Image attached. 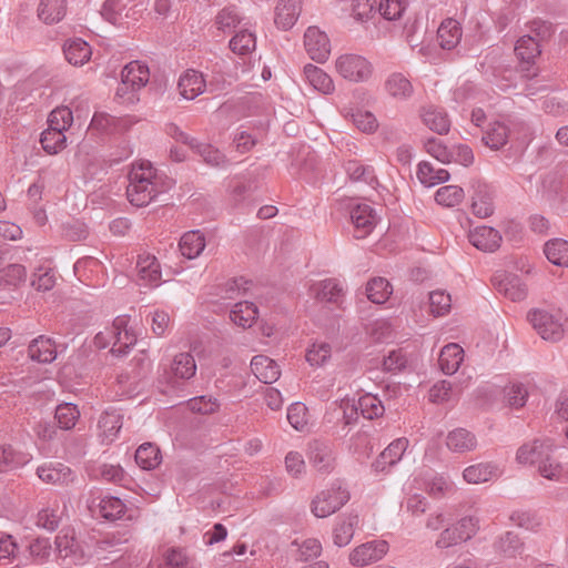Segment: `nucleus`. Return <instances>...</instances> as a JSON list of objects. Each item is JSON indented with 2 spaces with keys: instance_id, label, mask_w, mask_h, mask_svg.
Returning a JSON list of instances; mask_svg holds the SVG:
<instances>
[{
  "instance_id": "nucleus-1",
  "label": "nucleus",
  "mask_w": 568,
  "mask_h": 568,
  "mask_svg": "<svg viewBox=\"0 0 568 568\" xmlns=\"http://www.w3.org/2000/svg\"><path fill=\"white\" fill-rule=\"evenodd\" d=\"M128 178L126 196L130 203L138 207L150 204L172 185V181L159 175L156 169L148 160L132 163Z\"/></svg>"
},
{
  "instance_id": "nucleus-2",
  "label": "nucleus",
  "mask_w": 568,
  "mask_h": 568,
  "mask_svg": "<svg viewBox=\"0 0 568 568\" xmlns=\"http://www.w3.org/2000/svg\"><path fill=\"white\" fill-rule=\"evenodd\" d=\"M149 0H105L101 16L119 27H130L138 22L148 10Z\"/></svg>"
},
{
  "instance_id": "nucleus-3",
  "label": "nucleus",
  "mask_w": 568,
  "mask_h": 568,
  "mask_svg": "<svg viewBox=\"0 0 568 568\" xmlns=\"http://www.w3.org/2000/svg\"><path fill=\"white\" fill-rule=\"evenodd\" d=\"M479 529V520L474 516H465L456 524L442 530L435 541L438 549H447L471 539Z\"/></svg>"
},
{
  "instance_id": "nucleus-4",
  "label": "nucleus",
  "mask_w": 568,
  "mask_h": 568,
  "mask_svg": "<svg viewBox=\"0 0 568 568\" xmlns=\"http://www.w3.org/2000/svg\"><path fill=\"white\" fill-rule=\"evenodd\" d=\"M349 499V493L341 483H334L317 494L311 504L312 513L317 518H326L339 510Z\"/></svg>"
},
{
  "instance_id": "nucleus-5",
  "label": "nucleus",
  "mask_w": 568,
  "mask_h": 568,
  "mask_svg": "<svg viewBox=\"0 0 568 568\" xmlns=\"http://www.w3.org/2000/svg\"><path fill=\"white\" fill-rule=\"evenodd\" d=\"M528 320L534 329L545 341L558 342L564 336L562 315L544 310H534L528 314Z\"/></svg>"
},
{
  "instance_id": "nucleus-6",
  "label": "nucleus",
  "mask_w": 568,
  "mask_h": 568,
  "mask_svg": "<svg viewBox=\"0 0 568 568\" xmlns=\"http://www.w3.org/2000/svg\"><path fill=\"white\" fill-rule=\"evenodd\" d=\"M73 122L72 111L69 106H57L48 115V128L41 132L39 142H67L65 131Z\"/></svg>"
},
{
  "instance_id": "nucleus-7",
  "label": "nucleus",
  "mask_w": 568,
  "mask_h": 568,
  "mask_svg": "<svg viewBox=\"0 0 568 568\" xmlns=\"http://www.w3.org/2000/svg\"><path fill=\"white\" fill-rule=\"evenodd\" d=\"M427 152L443 163L468 166L474 162V152L468 144H426Z\"/></svg>"
},
{
  "instance_id": "nucleus-8",
  "label": "nucleus",
  "mask_w": 568,
  "mask_h": 568,
  "mask_svg": "<svg viewBox=\"0 0 568 568\" xmlns=\"http://www.w3.org/2000/svg\"><path fill=\"white\" fill-rule=\"evenodd\" d=\"M251 144H236V150H234L233 144H229V150L220 149L215 146V144H194L192 148V152L211 166H224L229 163L236 162L237 159L233 155L234 152L242 148L241 152H245L250 150Z\"/></svg>"
},
{
  "instance_id": "nucleus-9",
  "label": "nucleus",
  "mask_w": 568,
  "mask_h": 568,
  "mask_svg": "<svg viewBox=\"0 0 568 568\" xmlns=\"http://www.w3.org/2000/svg\"><path fill=\"white\" fill-rule=\"evenodd\" d=\"M122 83L116 90V95L124 97L129 90L133 92L145 87L150 79V70L141 61H131L121 72Z\"/></svg>"
},
{
  "instance_id": "nucleus-10",
  "label": "nucleus",
  "mask_w": 568,
  "mask_h": 568,
  "mask_svg": "<svg viewBox=\"0 0 568 568\" xmlns=\"http://www.w3.org/2000/svg\"><path fill=\"white\" fill-rule=\"evenodd\" d=\"M338 73L354 82L365 81L372 74L371 63L362 55L343 54L336 60Z\"/></svg>"
},
{
  "instance_id": "nucleus-11",
  "label": "nucleus",
  "mask_w": 568,
  "mask_h": 568,
  "mask_svg": "<svg viewBox=\"0 0 568 568\" xmlns=\"http://www.w3.org/2000/svg\"><path fill=\"white\" fill-rule=\"evenodd\" d=\"M388 551L385 540H372L357 546L349 554V562L356 567H364L381 560Z\"/></svg>"
},
{
  "instance_id": "nucleus-12",
  "label": "nucleus",
  "mask_w": 568,
  "mask_h": 568,
  "mask_svg": "<svg viewBox=\"0 0 568 568\" xmlns=\"http://www.w3.org/2000/svg\"><path fill=\"white\" fill-rule=\"evenodd\" d=\"M304 45L310 58L318 63L325 62L329 57V39L316 27H310L305 31Z\"/></svg>"
},
{
  "instance_id": "nucleus-13",
  "label": "nucleus",
  "mask_w": 568,
  "mask_h": 568,
  "mask_svg": "<svg viewBox=\"0 0 568 568\" xmlns=\"http://www.w3.org/2000/svg\"><path fill=\"white\" fill-rule=\"evenodd\" d=\"M129 317L118 316L111 326L112 333V348L111 353L115 356H122L128 353V351L135 345L136 336L133 332L128 329Z\"/></svg>"
},
{
  "instance_id": "nucleus-14",
  "label": "nucleus",
  "mask_w": 568,
  "mask_h": 568,
  "mask_svg": "<svg viewBox=\"0 0 568 568\" xmlns=\"http://www.w3.org/2000/svg\"><path fill=\"white\" fill-rule=\"evenodd\" d=\"M308 460L320 473L328 474L335 468V453L325 442L313 440L308 445Z\"/></svg>"
},
{
  "instance_id": "nucleus-15",
  "label": "nucleus",
  "mask_w": 568,
  "mask_h": 568,
  "mask_svg": "<svg viewBox=\"0 0 568 568\" xmlns=\"http://www.w3.org/2000/svg\"><path fill=\"white\" fill-rule=\"evenodd\" d=\"M473 202H471V211L473 213L480 217L486 219L494 213V202H493V193L488 185L479 180H475L471 182Z\"/></svg>"
},
{
  "instance_id": "nucleus-16",
  "label": "nucleus",
  "mask_w": 568,
  "mask_h": 568,
  "mask_svg": "<svg viewBox=\"0 0 568 568\" xmlns=\"http://www.w3.org/2000/svg\"><path fill=\"white\" fill-rule=\"evenodd\" d=\"M351 220L355 226V237L364 239L376 225L377 217L368 204H357L351 210Z\"/></svg>"
},
{
  "instance_id": "nucleus-17",
  "label": "nucleus",
  "mask_w": 568,
  "mask_h": 568,
  "mask_svg": "<svg viewBox=\"0 0 568 568\" xmlns=\"http://www.w3.org/2000/svg\"><path fill=\"white\" fill-rule=\"evenodd\" d=\"M38 477L47 484L68 485L73 481V471L70 467L61 463H45L38 467Z\"/></svg>"
},
{
  "instance_id": "nucleus-18",
  "label": "nucleus",
  "mask_w": 568,
  "mask_h": 568,
  "mask_svg": "<svg viewBox=\"0 0 568 568\" xmlns=\"http://www.w3.org/2000/svg\"><path fill=\"white\" fill-rule=\"evenodd\" d=\"M408 447L406 438H397L392 442L373 463L372 467L376 473L386 471L387 468L397 464Z\"/></svg>"
},
{
  "instance_id": "nucleus-19",
  "label": "nucleus",
  "mask_w": 568,
  "mask_h": 568,
  "mask_svg": "<svg viewBox=\"0 0 568 568\" xmlns=\"http://www.w3.org/2000/svg\"><path fill=\"white\" fill-rule=\"evenodd\" d=\"M552 444L550 440H534L528 444L521 445L516 455V459L523 465H537L540 466V462L545 458L548 452L551 450Z\"/></svg>"
},
{
  "instance_id": "nucleus-20",
  "label": "nucleus",
  "mask_w": 568,
  "mask_h": 568,
  "mask_svg": "<svg viewBox=\"0 0 568 568\" xmlns=\"http://www.w3.org/2000/svg\"><path fill=\"white\" fill-rule=\"evenodd\" d=\"M469 242L480 251L494 252L501 242L499 232L490 226H477L468 233Z\"/></svg>"
},
{
  "instance_id": "nucleus-21",
  "label": "nucleus",
  "mask_w": 568,
  "mask_h": 568,
  "mask_svg": "<svg viewBox=\"0 0 568 568\" xmlns=\"http://www.w3.org/2000/svg\"><path fill=\"white\" fill-rule=\"evenodd\" d=\"M302 0H278L274 22L278 29L290 30L301 13Z\"/></svg>"
},
{
  "instance_id": "nucleus-22",
  "label": "nucleus",
  "mask_w": 568,
  "mask_h": 568,
  "mask_svg": "<svg viewBox=\"0 0 568 568\" xmlns=\"http://www.w3.org/2000/svg\"><path fill=\"white\" fill-rule=\"evenodd\" d=\"M178 88L180 94L186 100H193L203 93L205 89V80L203 74L196 70L189 69L181 74Z\"/></svg>"
},
{
  "instance_id": "nucleus-23",
  "label": "nucleus",
  "mask_w": 568,
  "mask_h": 568,
  "mask_svg": "<svg viewBox=\"0 0 568 568\" xmlns=\"http://www.w3.org/2000/svg\"><path fill=\"white\" fill-rule=\"evenodd\" d=\"M493 548L500 557L510 559L520 556L524 552L525 546L517 534L506 531L495 539Z\"/></svg>"
},
{
  "instance_id": "nucleus-24",
  "label": "nucleus",
  "mask_w": 568,
  "mask_h": 568,
  "mask_svg": "<svg viewBox=\"0 0 568 568\" xmlns=\"http://www.w3.org/2000/svg\"><path fill=\"white\" fill-rule=\"evenodd\" d=\"M495 277L497 291L514 302L523 301L527 295V287L523 281L514 274H504L499 280Z\"/></svg>"
},
{
  "instance_id": "nucleus-25",
  "label": "nucleus",
  "mask_w": 568,
  "mask_h": 568,
  "mask_svg": "<svg viewBox=\"0 0 568 568\" xmlns=\"http://www.w3.org/2000/svg\"><path fill=\"white\" fill-rule=\"evenodd\" d=\"M251 369L253 374L264 384L276 382L281 375V371L275 361L264 355H256L251 361Z\"/></svg>"
},
{
  "instance_id": "nucleus-26",
  "label": "nucleus",
  "mask_w": 568,
  "mask_h": 568,
  "mask_svg": "<svg viewBox=\"0 0 568 568\" xmlns=\"http://www.w3.org/2000/svg\"><path fill=\"white\" fill-rule=\"evenodd\" d=\"M359 517L355 513L344 515L333 529V541L338 547L347 546L358 526Z\"/></svg>"
},
{
  "instance_id": "nucleus-27",
  "label": "nucleus",
  "mask_w": 568,
  "mask_h": 568,
  "mask_svg": "<svg viewBox=\"0 0 568 568\" xmlns=\"http://www.w3.org/2000/svg\"><path fill=\"white\" fill-rule=\"evenodd\" d=\"M311 291L316 300L335 304L339 303L344 295L342 284L335 278H326L315 283Z\"/></svg>"
},
{
  "instance_id": "nucleus-28",
  "label": "nucleus",
  "mask_w": 568,
  "mask_h": 568,
  "mask_svg": "<svg viewBox=\"0 0 568 568\" xmlns=\"http://www.w3.org/2000/svg\"><path fill=\"white\" fill-rule=\"evenodd\" d=\"M28 353L32 361L44 364L53 362L57 357L54 342L43 335L31 341Z\"/></svg>"
},
{
  "instance_id": "nucleus-29",
  "label": "nucleus",
  "mask_w": 568,
  "mask_h": 568,
  "mask_svg": "<svg viewBox=\"0 0 568 568\" xmlns=\"http://www.w3.org/2000/svg\"><path fill=\"white\" fill-rule=\"evenodd\" d=\"M446 446L453 453L464 454L471 452L477 446V439L473 433L465 428H456L448 433Z\"/></svg>"
},
{
  "instance_id": "nucleus-30",
  "label": "nucleus",
  "mask_w": 568,
  "mask_h": 568,
  "mask_svg": "<svg viewBox=\"0 0 568 568\" xmlns=\"http://www.w3.org/2000/svg\"><path fill=\"white\" fill-rule=\"evenodd\" d=\"M464 359V349L455 343L447 344L440 351L438 364L446 375L455 374Z\"/></svg>"
},
{
  "instance_id": "nucleus-31",
  "label": "nucleus",
  "mask_w": 568,
  "mask_h": 568,
  "mask_svg": "<svg viewBox=\"0 0 568 568\" xmlns=\"http://www.w3.org/2000/svg\"><path fill=\"white\" fill-rule=\"evenodd\" d=\"M63 53L69 63L83 65L90 60L92 51L88 42L80 38H74L64 43Z\"/></svg>"
},
{
  "instance_id": "nucleus-32",
  "label": "nucleus",
  "mask_w": 568,
  "mask_h": 568,
  "mask_svg": "<svg viewBox=\"0 0 568 568\" xmlns=\"http://www.w3.org/2000/svg\"><path fill=\"white\" fill-rule=\"evenodd\" d=\"M462 28L455 19L444 20L437 30V40L444 50L454 49L462 39Z\"/></svg>"
},
{
  "instance_id": "nucleus-33",
  "label": "nucleus",
  "mask_w": 568,
  "mask_h": 568,
  "mask_svg": "<svg viewBox=\"0 0 568 568\" xmlns=\"http://www.w3.org/2000/svg\"><path fill=\"white\" fill-rule=\"evenodd\" d=\"M136 270L141 280L158 285L161 278L160 264L154 255L141 253L138 255Z\"/></svg>"
},
{
  "instance_id": "nucleus-34",
  "label": "nucleus",
  "mask_w": 568,
  "mask_h": 568,
  "mask_svg": "<svg viewBox=\"0 0 568 568\" xmlns=\"http://www.w3.org/2000/svg\"><path fill=\"white\" fill-rule=\"evenodd\" d=\"M352 410L355 412V415L359 412L364 418L374 419L383 416L385 407L377 396L365 394L357 402L352 400Z\"/></svg>"
},
{
  "instance_id": "nucleus-35",
  "label": "nucleus",
  "mask_w": 568,
  "mask_h": 568,
  "mask_svg": "<svg viewBox=\"0 0 568 568\" xmlns=\"http://www.w3.org/2000/svg\"><path fill=\"white\" fill-rule=\"evenodd\" d=\"M179 248L184 257L193 260L205 248V237L200 231H189L181 236Z\"/></svg>"
},
{
  "instance_id": "nucleus-36",
  "label": "nucleus",
  "mask_w": 568,
  "mask_h": 568,
  "mask_svg": "<svg viewBox=\"0 0 568 568\" xmlns=\"http://www.w3.org/2000/svg\"><path fill=\"white\" fill-rule=\"evenodd\" d=\"M196 364L190 353H180L174 356L170 366V378L190 379L195 375Z\"/></svg>"
},
{
  "instance_id": "nucleus-37",
  "label": "nucleus",
  "mask_w": 568,
  "mask_h": 568,
  "mask_svg": "<svg viewBox=\"0 0 568 568\" xmlns=\"http://www.w3.org/2000/svg\"><path fill=\"white\" fill-rule=\"evenodd\" d=\"M134 362L139 368H133L131 372H122L116 376V382L122 388L123 394L134 390L138 382L145 375L148 361L144 355L135 357Z\"/></svg>"
},
{
  "instance_id": "nucleus-38",
  "label": "nucleus",
  "mask_w": 568,
  "mask_h": 568,
  "mask_svg": "<svg viewBox=\"0 0 568 568\" xmlns=\"http://www.w3.org/2000/svg\"><path fill=\"white\" fill-rule=\"evenodd\" d=\"M100 436L104 442L111 443L115 439L122 428V415L116 410H105L99 419Z\"/></svg>"
},
{
  "instance_id": "nucleus-39",
  "label": "nucleus",
  "mask_w": 568,
  "mask_h": 568,
  "mask_svg": "<svg viewBox=\"0 0 568 568\" xmlns=\"http://www.w3.org/2000/svg\"><path fill=\"white\" fill-rule=\"evenodd\" d=\"M65 0H41L38 17L47 24L57 23L65 16Z\"/></svg>"
},
{
  "instance_id": "nucleus-40",
  "label": "nucleus",
  "mask_w": 568,
  "mask_h": 568,
  "mask_svg": "<svg viewBox=\"0 0 568 568\" xmlns=\"http://www.w3.org/2000/svg\"><path fill=\"white\" fill-rule=\"evenodd\" d=\"M257 307L252 302H239L230 313L231 321L243 328L251 327L257 318Z\"/></svg>"
},
{
  "instance_id": "nucleus-41",
  "label": "nucleus",
  "mask_w": 568,
  "mask_h": 568,
  "mask_svg": "<svg viewBox=\"0 0 568 568\" xmlns=\"http://www.w3.org/2000/svg\"><path fill=\"white\" fill-rule=\"evenodd\" d=\"M498 476V467L491 463H479L464 469L463 477L469 484H481Z\"/></svg>"
},
{
  "instance_id": "nucleus-42",
  "label": "nucleus",
  "mask_w": 568,
  "mask_h": 568,
  "mask_svg": "<svg viewBox=\"0 0 568 568\" xmlns=\"http://www.w3.org/2000/svg\"><path fill=\"white\" fill-rule=\"evenodd\" d=\"M544 253L554 265L568 267V241L552 239L545 244Z\"/></svg>"
},
{
  "instance_id": "nucleus-43",
  "label": "nucleus",
  "mask_w": 568,
  "mask_h": 568,
  "mask_svg": "<svg viewBox=\"0 0 568 568\" xmlns=\"http://www.w3.org/2000/svg\"><path fill=\"white\" fill-rule=\"evenodd\" d=\"M304 74L308 83L317 91L329 94L334 91V83L331 77L322 69L307 64L304 67Z\"/></svg>"
},
{
  "instance_id": "nucleus-44",
  "label": "nucleus",
  "mask_w": 568,
  "mask_h": 568,
  "mask_svg": "<svg viewBox=\"0 0 568 568\" xmlns=\"http://www.w3.org/2000/svg\"><path fill=\"white\" fill-rule=\"evenodd\" d=\"M423 121L429 130L438 133L446 134L450 128V121L445 111L438 108L429 106L423 113Z\"/></svg>"
},
{
  "instance_id": "nucleus-45",
  "label": "nucleus",
  "mask_w": 568,
  "mask_h": 568,
  "mask_svg": "<svg viewBox=\"0 0 568 568\" xmlns=\"http://www.w3.org/2000/svg\"><path fill=\"white\" fill-rule=\"evenodd\" d=\"M27 270L21 264H10L0 270V288H17L26 282Z\"/></svg>"
},
{
  "instance_id": "nucleus-46",
  "label": "nucleus",
  "mask_w": 568,
  "mask_h": 568,
  "mask_svg": "<svg viewBox=\"0 0 568 568\" xmlns=\"http://www.w3.org/2000/svg\"><path fill=\"white\" fill-rule=\"evenodd\" d=\"M28 462L27 454L17 452L11 445L0 444V473L19 468Z\"/></svg>"
},
{
  "instance_id": "nucleus-47",
  "label": "nucleus",
  "mask_w": 568,
  "mask_h": 568,
  "mask_svg": "<svg viewBox=\"0 0 568 568\" xmlns=\"http://www.w3.org/2000/svg\"><path fill=\"white\" fill-rule=\"evenodd\" d=\"M393 292L390 283L384 277H374L366 285L367 298L375 304L385 303Z\"/></svg>"
},
{
  "instance_id": "nucleus-48",
  "label": "nucleus",
  "mask_w": 568,
  "mask_h": 568,
  "mask_svg": "<svg viewBox=\"0 0 568 568\" xmlns=\"http://www.w3.org/2000/svg\"><path fill=\"white\" fill-rule=\"evenodd\" d=\"M515 52L521 61L530 63L540 54V43L531 34L524 36L518 39Z\"/></svg>"
},
{
  "instance_id": "nucleus-49",
  "label": "nucleus",
  "mask_w": 568,
  "mask_h": 568,
  "mask_svg": "<svg viewBox=\"0 0 568 568\" xmlns=\"http://www.w3.org/2000/svg\"><path fill=\"white\" fill-rule=\"evenodd\" d=\"M80 417V412L75 404L63 403L57 406L54 419L60 429H72Z\"/></svg>"
},
{
  "instance_id": "nucleus-50",
  "label": "nucleus",
  "mask_w": 568,
  "mask_h": 568,
  "mask_svg": "<svg viewBox=\"0 0 568 568\" xmlns=\"http://www.w3.org/2000/svg\"><path fill=\"white\" fill-rule=\"evenodd\" d=\"M135 462L143 469H153L161 462L160 449L151 443H144L135 452Z\"/></svg>"
},
{
  "instance_id": "nucleus-51",
  "label": "nucleus",
  "mask_w": 568,
  "mask_h": 568,
  "mask_svg": "<svg viewBox=\"0 0 568 568\" xmlns=\"http://www.w3.org/2000/svg\"><path fill=\"white\" fill-rule=\"evenodd\" d=\"M229 47L235 54H251L256 48L255 34L247 30H241L230 40Z\"/></svg>"
},
{
  "instance_id": "nucleus-52",
  "label": "nucleus",
  "mask_w": 568,
  "mask_h": 568,
  "mask_svg": "<svg viewBox=\"0 0 568 568\" xmlns=\"http://www.w3.org/2000/svg\"><path fill=\"white\" fill-rule=\"evenodd\" d=\"M464 197V190L458 185H445L439 187L435 193V201L446 207L460 204Z\"/></svg>"
},
{
  "instance_id": "nucleus-53",
  "label": "nucleus",
  "mask_w": 568,
  "mask_h": 568,
  "mask_svg": "<svg viewBox=\"0 0 568 568\" xmlns=\"http://www.w3.org/2000/svg\"><path fill=\"white\" fill-rule=\"evenodd\" d=\"M417 178L422 184L433 186L447 181L449 179V173L446 170L435 171L429 163L420 162L418 164Z\"/></svg>"
},
{
  "instance_id": "nucleus-54",
  "label": "nucleus",
  "mask_w": 568,
  "mask_h": 568,
  "mask_svg": "<svg viewBox=\"0 0 568 568\" xmlns=\"http://www.w3.org/2000/svg\"><path fill=\"white\" fill-rule=\"evenodd\" d=\"M386 90L394 98L404 99L412 94L413 87L402 73H394L386 81Z\"/></svg>"
},
{
  "instance_id": "nucleus-55",
  "label": "nucleus",
  "mask_w": 568,
  "mask_h": 568,
  "mask_svg": "<svg viewBox=\"0 0 568 568\" xmlns=\"http://www.w3.org/2000/svg\"><path fill=\"white\" fill-rule=\"evenodd\" d=\"M99 508L100 515L109 520L121 518L125 511L124 503L120 498L113 496L102 498L99 504Z\"/></svg>"
},
{
  "instance_id": "nucleus-56",
  "label": "nucleus",
  "mask_w": 568,
  "mask_h": 568,
  "mask_svg": "<svg viewBox=\"0 0 568 568\" xmlns=\"http://www.w3.org/2000/svg\"><path fill=\"white\" fill-rule=\"evenodd\" d=\"M508 140H519L511 134L510 129L501 122L489 123V129L485 131L480 142H508Z\"/></svg>"
},
{
  "instance_id": "nucleus-57",
  "label": "nucleus",
  "mask_w": 568,
  "mask_h": 568,
  "mask_svg": "<svg viewBox=\"0 0 568 568\" xmlns=\"http://www.w3.org/2000/svg\"><path fill=\"white\" fill-rule=\"evenodd\" d=\"M539 474L550 480H559L562 475V467L557 458L552 455V449L547 453L540 466L538 467Z\"/></svg>"
},
{
  "instance_id": "nucleus-58",
  "label": "nucleus",
  "mask_w": 568,
  "mask_h": 568,
  "mask_svg": "<svg viewBox=\"0 0 568 568\" xmlns=\"http://www.w3.org/2000/svg\"><path fill=\"white\" fill-rule=\"evenodd\" d=\"M241 22V17L234 7L223 8L215 18V23L223 32L232 31Z\"/></svg>"
},
{
  "instance_id": "nucleus-59",
  "label": "nucleus",
  "mask_w": 568,
  "mask_h": 568,
  "mask_svg": "<svg viewBox=\"0 0 568 568\" xmlns=\"http://www.w3.org/2000/svg\"><path fill=\"white\" fill-rule=\"evenodd\" d=\"M331 355L332 348L329 344L325 342L314 343L306 353V361L312 366H322L331 358Z\"/></svg>"
},
{
  "instance_id": "nucleus-60",
  "label": "nucleus",
  "mask_w": 568,
  "mask_h": 568,
  "mask_svg": "<svg viewBox=\"0 0 568 568\" xmlns=\"http://www.w3.org/2000/svg\"><path fill=\"white\" fill-rule=\"evenodd\" d=\"M452 306L450 295L444 291H434L429 293V307L435 316H443L449 312Z\"/></svg>"
},
{
  "instance_id": "nucleus-61",
  "label": "nucleus",
  "mask_w": 568,
  "mask_h": 568,
  "mask_svg": "<svg viewBox=\"0 0 568 568\" xmlns=\"http://www.w3.org/2000/svg\"><path fill=\"white\" fill-rule=\"evenodd\" d=\"M347 175L353 181H364L372 183L375 180L374 170L371 166H364L357 161H348L345 164Z\"/></svg>"
},
{
  "instance_id": "nucleus-62",
  "label": "nucleus",
  "mask_w": 568,
  "mask_h": 568,
  "mask_svg": "<svg viewBox=\"0 0 568 568\" xmlns=\"http://www.w3.org/2000/svg\"><path fill=\"white\" fill-rule=\"evenodd\" d=\"M505 399L510 407L519 408L526 403L528 392L521 384H511L504 388Z\"/></svg>"
},
{
  "instance_id": "nucleus-63",
  "label": "nucleus",
  "mask_w": 568,
  "mask_h": 568,
  "mask_svg": "<svg viewBox=\"0 0 568 568\" xmlns=\"http://www.w3.org/2000/svg\"><path fill=\"white\" fill-rule=\"evenodd\" d=\"M491 151L501 152V160L509 164L517 162L524 154V144H487Z\"/></svg>"
},
{
  "instance_id": "nucleus-64",
  "label": "nucleus",
  "mask_w": 568,
  "mask_h": 568,
  "mask_svg": "<svg viewBox=\"0 0 568 568\" xmlns=\"http://www.w3.org/2000/svg\"><path fill=\"white\" fill-rule=\"evenodd\" d=\"M116 119L106 113H95L91 120L90 130L111 135L115 131Z\"/></svg>"
}]
</instances>
